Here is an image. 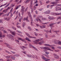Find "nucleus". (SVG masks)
<instances>
[{
  "instance_id": "79ce46f5",
  "label": "nucleus",
  "mask_w": 61,
  "mask_h": 61,
  "mask_svg": "<svg viewBox=\"0 0 61 61\" xmlns=\"http://www.w3.org/2000/svg\"><path fill=\"white\" fill-rule=\"evenodd\" d=\"M51 15H55V13H54L53 12H52L51 13Z\"/></svg>"
},
{
  "instance_id": "6e6d98bb",
  "label": "nucleus",
  "mask_w": 61,
  "mask_h": 61,
  "mask_svg": "<svg viewBox=\"0 0 61 61\" xmlns=\"http://www.w3.org/2000/svg\"><path fill=\"white\" fill-rule=\"evenodd\" d=\"M21 11L22 12H24V10L21 9Z\"/></svg>"
},
{
  "instance_id": "c9c22d12",
  "label": "nucleus",
  "mask_w": 61,
  "mask_h": 61,
  "mask_svg": "<svg viewBox=\"0 0 61 61\" xmlns=\"http://www.w3.org/2000/svg\"><path fill=\"white\" fill-rule=\"evenodd\" d=\"M61 19V17H58L57 18V20H58V19Z\"/></svg>"
},
{
  "instance_id": "49530a36",
  "label": "nucleus",
  "mask_w": 61,
  "mask_h": 61,
  "mask_svg": "<svg viewBox=\"0 0 61 61\" xmlns=\"http://www.w3.org/2000/svg\"><path fill=\"white\" fill-rule=\"evenodd\" d=\"M30 20L31 21V22H33V19H32V18H30Z\"/></svg>"
},
{
  "instance_id": "e433bc0d",
  "label": "nucleus",
  "mask_w": 61,
  "mask_h": 61,
  "mask_svg": "<svg viewBox=\"0 0 61 61\" xmlns=\"http://www.w3.org/2000/svg\"><path fill=\"white\" fill-rule=\"evenodd\" d=\"M34 35L36 36H37V35H38L36 33V32H34Z\"/></svg>"
},
{
  "instance_id": "4d7b16f0",
  "label": "nucleus",
  "mask_w": 61,
  "mask_h": 61,
  "mask_svg": "<svg viewBox=\"0 0 61 61\" xmlns=\"http://www.w3.org/2000/svg\"><path fill=\"white\" fill-rule=\"evenodd\" d=\"M13 8H12L10 10V12H12V11H13Z\"/></svg>"
},
{
  "instance_id": "8fccbe9b",
  "label": "nucleus",
  "mask_w": 61,
  "mask_h": 61,
  "mask_svg": "<svg viewBox=\"0 0 61 61\" xmlns=\"http://www.w3.org/2000/svg\"><path fill=\"white\" fill-rule=\"evenodd\" d=\"M33 22H31V23H30L31 25L32 26V25H33Z\"/></svg>"
},
{
  "instance_id": "09e8293b",
  "label": "nucleus",
  "mask_w": 61,
  "mask_h": 61,
  "mask_svg": "<svg viewBox=\"0 0 61 61\" xmlns=\"http://www.w3.org/2000/svg\"><path fill=\"white\" fill-rule=\"evenodd\" d=\"M3 32H4V33H7V32L6 31H5V30H3Z\"/></svg>"
},
{
  "instance_id": "7ed1b4c3",
  "label": "nucleus",
  "mask_w": 61,
  "mask_h": 61,
  "mask_svg": "<svg viewBox=\"0 0 61 61\" xmlns=\"http://www.w3.org/2000/svg\"><path fill=\"white\" fill-rule=\"evenodd\" d=\"M33 0H30V7L31 9H32V7H33Z\"/></svg>"
},
{
  "instance_id": "6e6552de",
  "label": "nucleus",
  "mask_w": 61,
  "mask_h": 61,
  "mask_svg": "<svg viewBox=\"0 0 61 61\" xmlns=\"http://www.w3.org/2000/svg\"><path fill=\"white\" fill-rule=\"evenodd\" d=\"M45 14H50V11L49 10H48L46 11V12H44Z\"/></svg>"
},
{
  "instance_id": "de8ad7c7",
  "label": "nucleus",
  "mask_w": 61,
  "mask_h": 61,
  "mask_svg": "<svg viewBox=\"0 0 61 61\" xmlns=\"http://www.w3.org/2000/svg\"><path fill=\"white\" fill-rule=\"evenodd\" d=\"M50 49L48 47H47L46 50H50Z\"/></svg>"
},
{
  "instance_id": "2f4dec72",
  "label": "nucleus",
  "mask_w": 61,
  "mask_h": 61,
  "mask_svg": "<svg viewBox=\"0 0 61 61\" xmlns=\"http://www.w3.org/2000/svg\"><path fill=\"white\" fill-rule=\"evenodd\" d=\"M27 56L28 57H32V56H31V55H27Z\"/></svg>"
},
{
  "instance_id": "412c9836",
  "label": "nucleus",
  "mask_w": 61,
  "mask_h": 61,
  "mask_svg": "<svg viewBox=\"0 0 61 61\" xmlns=\"http://www.w3.org/2000/svg\"><path fill=\"white\" fill-rule=\"evenodd\" d=\"M11 8V7H8L7 8V9H6V11H7V10H9V9H10Z\"/></svg>"
},
{
  "instance_id": "20e7f679",
  "label": "nucleus",
  "mask_w": 61,
  "mask_h": 61,
  "mask_svg": "<svg viewBox=\"0 0 61 61\" xmlns=\"http://www.w3.org/2000/svg\"><path fill=\"white\" fill-rule=\"evenodd\" d=\"M6 58H10L11 57V59H13V60H15V57H13V56L11 55H10L9 56H6Z\"/></svg>"
},
{
  "instance_id": "7c9ffc66",
  "label": "nucleus",
  "mask_w": 61,
  "mask_h": 61,
  "mask_svg": "<svg viewBox=\"0 0 61 61\" xmlns=\"http://www.w3.org/2000/svg\"><path fill=\"white\" fill-rule=\"evenodd\" d=\"M54 58H56V59H58L59 58V56H56V57H55Z\"/></svg>"
},
{
  "instance_id": "a211bd4d",
  "label": "nucleus",
  "mask_w": 61,
  "mask_h": 61,
  "mask_svg": "<svg viewBox=\"0 0 61 61\" xmlns=\"http://www.w3.org/2000/svg\"><path fill=\"white\" fill-rule=\"evenodd\" d=\"M42 56V58L43 59L45 60H46V58L44 56Z\"/></svg>"
},
{
  "instance_id": "e2e57ef3",
  "label": "nucleus",
  "mask_w": 61,
  "mask_h": 61,
  "mask_svg": "<svg viewBox=\"0 0 61 61\" xmlns=\"http://www.w3.org/2000/svg\"><path fill=\"white\" fill-rule=\"evenodd\" d=\"M61 21H60L59 22H58V23H57V24H59L60 23H61Z\"/></svg>"
},
{
  "instance_id": "f8f14e48",
  "label": "nucleus",
  "mask_w": 61,
  "mask_h": 61,
  "mask_svg": "<svg viewBox=\"0 0 61 61\" xmlns=\"http://www.w3.org/2000/svg\"><path fill=\"white\" fill-rule=\"evenodd\" d=\"M0 34V37H3V38L4 37H5V35H2V34H1V33Z\"/></svg>"
},
{
  "instance_id": "4be33fe9",
  "label": "nucleus",
  "mask_w": 61,
  "mask_h": 61,
  "mask_svg": "<svg viewBox=\"0 0 61 61\" xmlns=\"http://www.w3.org/2000/svg\"><path fill=\"white\" fill-rule=\"evenodd\" d=\"M55 14L56 15H61V13H55Z\"/></svg>"
},
{
  "instance_id": "13d9d810",
  "label": "nucleus",
  "mask_w": 61,
  "mask_h": 61,
  "mask_svg": "<svg viewBox=\"0 0 61 61\" xmlns=\"http://www.w3.org/2000/svg\"><path fill=\"white\" fill-rule=\"evenodd\" d=\"M28 9V7H27L25 9V11H27V10Z\"/></svg>"
},
{
  "instance_id": "4468645a",
  "label": "nucleus",
  "mask_w": 61,
  "mask_h": 61,
  "mask_svg": "<svg viewBox=\"0 0 61 61\" xmlns=\"http://www.w3.org/2000/svg\"><path fill=\"white\" fill-rule=\"evenodd\" d=\"M5 20H7V21H8L10 20V17H8V18H4Z\"/></svg>"
},
{
  "instance_id": "bb28decb",
  "label": "nucleus",
  "mask_w": 61,
  "mask_h": 61,
  "mask_svg": "<svg viewBox=\"0 0 61 61\" xmlns=\"http://www.w3.org/2000/svg\"><path fill=\"white\" fill-rule=\"evenodd\" d=\"M55 23H53L52 24H50L49 25V26H50V27H52V25H54V24H55Z\"/></svg>"
},
{
  "instance_id": "864d4df0",
  "label": "nucleus",
  "mask_w": 61,
  "mask_h": 61,
  "mask_svg": "<svg viewBox=\"0 0 61 61\" xmlns=\"http://www.w3.org/2000/svg\"><path fill=\"white\" fill-rule=\"evenodd\" d=\"M18 6H17V7H15V9H16V10H17V9H18Z\"/></svg>"
},
{
  "instance_id": "f03ea898",
  "label": "nucleus",
  "mask_w": 61,
  "mask_h": 61,
  "mask_svg": "<svg viewBox=\"0 0 61 61\" xmlns=\"http://www.w3.org/2000/svg\"><path fill=\"white\" fill-rule=\"evenodd\" d=\"M39 21L41 22V20H44V19L43 18V16H39L38 17Z\"/></svg>"
},
{
  "instance_id": "c85d7f7f",
  "label": "nucleus",
  "mask_w": 61,
  "mask_h": 61,
  "mask_svg": "<svg viewBox=\"0 0 61 61\" xmlns=\"http://www.w3.org/2000/svg\"><path fill=\"white\" fill-rule=\"evenodd\" d=\"M30 0H26L25 1V3H28V2H29Z\"/></svg>"
},
{
  "instance_id": "3c124183",
  "label": "nucleus",
  "mask_w": 61,
  "mask_h": 61,
  "mask_svg": "<svg viewBox=\"0 0 61 61\" xmlns=\"http://www.w3.org/2000/svg\"><path fill=\"white\" fill-rule=\"evenodd\" d=\"M34 57H35L37 59H38V57L37 56H34Z\"/></svg>"
},
{
  "instance_id": "5fc2aeb1",
  "label": "nucleus",
  "mask_w": 61,
  "mask_h": 61,
  "mask_svg": "<svg viewBox=\"0 0 61 61\" xmlns=\"http://www.w3.org/2000/svg\"><path fill=\"white\" fill-rule=\"evenodd\" d=\"M26 40H27V41L29 39L28 38L26 37L25 38Z\"/></svg>"
},
{
  "instance_id": "4c0bfd02",
  "label": "nucleus",
  "mask_w": 61,
  "mask_h": 61,
  "mask_svg": "<svg viewBox=\"0 0 61 61\" xmlns=\"http://www.w3.org/2000/svg\"><path fill=\"white\" fill-rule=\"evenodd\" d=\"M25 9V8H24V6H22L21 9L24 10Z\"/></svg>"
},
{
  "instance_id": "1a4fd4ad",
  "label": "nucleus",
  "mask_w": 61,
  "mask_h": 61,
  "mask_svg": "<svg viewBox=\"0 0 61 61\" xmlns=\"http://www.w3.org/2000/svg\"><path fill=\"white\" fill-rule=\"evenodd\" d=\"M59 8H60V7L56 6V7H55V10L56 11H58V10H59Z\"/></svg>"
},
{
  "instance_id": "39448f33",
  "label": "nucleus",
  "mask_w": 61,
  "mask_h": 61,
  "mask_svg": "<svg viewBox=\"0 0 61 61\" xmlns=\"http://www.w3.org/2000/svg\"><path fill=\"white\" fill-rule=\"evenodd\" d=\"M26 35L27 36L29 37H30V38H36V37H34L33 36H31L29 34H28L27 33H25Z\"/></svg>"
},
{
  "instance_id": "a878e982",
  "label": "nucleus",
  "mask_w": 61,
  "mask_h": 61,
  "mask_svg": "<svg viewBox=\"0 0 61 61\" xmlns=\"http://www.w3.org/2000/svg\"><path fill=\"white\" fill-rule=\"evenodd\" d=\"M5 52L9 54H11V52H9L8 51L6 50L5 51Z\"/></svg>"
},
{
  "instance_id": "423d86ee",
  "label": "nucleus",
  "mask_w": 61,
  "mask_h": 61,
  "mask_svg": "<svg viewBox=\"0 0 61 61\" xmlns=\"http://www.w3.org/2000/svg\"><path fill=\"white\" fill-rule=\"evenodd\" d=\"M18 40H20L21 41H23V42H24L25 43H26V41H25L24 40L22 39L20 37H18Z\"/></svg>"
},
{
  "instance_id": "393cba45",
  "label": "nucleus",
  "mask_w": 61,
  "mask_h": 61,
  "mask_svg": "<svg viewBox=\"0 0 61 61\" xmlns=\"http://www.w3.org/2000/svg\"><path fill=\"white\" fill-rule=\"evenodd\" d=\"M11 33L13 35V36L15 35V32H12Z\"/></svg>"
},
{
  "instance_id": "052dcab7",
  "label": "nucleus",
  "mask_w": 61,
  "mask_h": 61,
  "mask_svg": "<svg viewBox=\"0 0 61 61\" xmlns=\"http://www.w3.org/2000/svg\"><path fill=\"white\" fill-rule=\"evenodd\" d=\"M46 25H43L42 26V27H43L44 28H45L46 27Z\"/></svg>"
},
{
  "instance_id": "ea45409f",
  "label": "nucleus",
  "mask_w": 61,
  "mask_h": 61,
  "mask_svg": "<svg viewBox=\"0 0 61 61\" xmlns=\"http://www.w3.org/2000/svg\"><path fill=\"white\" fill-rule=\"evenodd\" d=\"M28 29L29 30H31V28L29 26L28 27Z\"/></svg>"
},
{
  "instance_id": "aec40b11",
  "label": "nucleus",
  "mask_w": 61,
  "mask_h": 61,
  "mask_svg": "<svg viewBox=\"0 0 61 61\" xmlns=\"http://www.w3.org/2000/svg\"><path fill=\"white\" fill-rule=\"evenodd\" d=\"M0 30L1 31H3L4 30V28L3 27H0Z\"/></svg>"
},
{
  "instance_id": "a18cd8bd",
  "label": "nucleus",
  "mask_w": 61,
  "mask_h": 61,
  "mask_svg": "<svg viewBox=\"0 0 61 61\" xmlns=\"http://www.w3.org/2000/svg\"><path fill=\"white\" fill-rule=\"evenodd\" d=\"M10 52H11V53H12L13 54H15V52H14V51H10Z\"/></svg>"
},
{
  "instance_id": "58836bf2",
  "label": "nucleus",
  "mask_w": 61,
  "mask_h": 61,
  "mask_svg": "<svg viewBox=\"0 0 61 61\" xmlns=\"http://www.w3.org/2000/svg\"><path fill=\"white\" fill-rule=\"evenodd\" d=\"M47 49V47H43V49H45V50H46Z\"/></svg>"
},
{
  "instance_id": "37998d69",
  "label": "nucleus",
  "mask_w": 61,
  "mask_h": 61,
  "mask_svg": "<svg viewBox=\"0 0 61 61\" xmlns=\"http://www.w3.org/2000/svg\"><path fill=\"white\" fill-rule=\"evenodd\" d=\"M45 54H46V55H48V54H49V53L48 52H45Z\"/></svg>"
},
{
  "instance_id": "f3484780",
  "label": "nucleus",
  "mask_w": 61,
  "mask_h": 61,
  "mask_svg": "<svg viewBox=\"0 0 61 61\" xmlns=\"http://www.w3.org/2000/svg\"><path fill=\"white\" fill-rule=\"evenodd\" d=\"M44 45L45 46H50V47H51V46H52L51 45H50L47 44H45Z\"/></svg>"
},
{
  "instance_id": "dca6fc26",
  "label": "nucleus",
  "mask_w": 61,
  "mask_h": 61,
  "mask_svg": "<svg viewBox=\"0 0 61 61\" xmlns=\"http://www.w3.org/2000/svg\"><path fill=\"white\" fill-rule=\"evenodd\" d=\"M28 18V16H27V17L26 18H24V20H26V21L27 22H29V21L28 20V19H27V18Z\"/></svg>"
},
{
  "instance_id": "338daca9",
  "label": "nucleus",
  "mask_w": 61,
  "mask_h": 61,
  "mask_svg": "<svg viewBox=\"0 0 61 61\" xmlns=\"http://www.w3.org/2000/svg\"><path fill=\"white\" fill-rule=\"evenodd\" d=\"M51 48L52 49H55V48H54V47H51Z\"/></svg>"
},
{
  "instance_id": "bf43d9fd",
  "label": "nucleus",
  "mask_w": 61,
  "mask_h": 61,
  "mask_svg": "<svg viewBox=\"0 0 61 61\" xmlns=\"http://www.w3.org/2000/svg\"><path fill=\"white\" fill-rule=\"evenodd\" d=\"M49 6H50V5H48L47 6V8H49Z\"/></svg>"
},
{
  "instance_id": "f704fd0d",
  "label": "nucleus",
  "mask_w": 61,
  "mask_h": 61,
  "mask_svg": "<svg viewBox=\"0 0 61 61\" xmlns=\"http://www.w3.org/2000/svg\"><path fill=\"white\" fill-rule=\"evenodd\" d=\"M12 28H13V29H15V30H16V28H15V27H14L13 26H12Z\"/></svg>"
},
{
  "instance_id": "9d476101",
  "label": "nucleus",
  "mask_w": 61,
  "mask_h": 61,
  "mask_svg": "<svg viewBox=\"0 0 61 61\" xmlns=\"http://www.w3.org/2000/svg\"><path fill=\"white\" fill-rule=\"evenodd\" d=\"M5 45H6L7 46V47H9V48H11V47H10V46H9V44H8L6 43H5Z\"/></svg>"
},
{
  "instance_id": "5701e85b",
  "label": "nucleus",
  "mask_w": 61,
  "mask_h": 61,
  "mask_svg": "<svg viewBox=\"0 0 61 61\" xmlns=\"http://www.w3.org/2000/svg\"><path fill=\"white\" fill-rule=\"evenodd\" d=\"M57 43L59 44V45H61V42L59 41H57Z\"/></svg>"
},
{
  "instance_id": "6ab92c4d",
  "label": "nucleus",
  "mask_w": 61,
  "mask_h": 61,
  "mask_svg": "<svg viewBox=\"0 0 61 61\" xmlns=\"http://www.w3.org/2000/svg\"><path fill=\"white\" fill-rule=\"evenodd\" d=\"M44 42L43 41H41V42H39V43L38 44L39 45H41L42 44H43L44 43Z\"/></svg>"
},
{
  "instance_id": "a19ab883",
  "label": "nucleus",
  "mask_w": 61,
  "mask_h": 61,
  "mask_svg": "<svg viewBox=\"0 0 61 61\" xmlns=\"http://www.w3.org/2000/svg\"><path fill=\"white\" fill-rule=\"evenodd\" d=\"M57 48L59 49H61V46H58L57 47Z\"/></svg>"
},
{
  "instance_id": "b1692460",
  "label": "nucleus",
  "mask_w": 61,
  "mask_h": 61,
  "mask_svg": "<svg viewBox=\"0 0 61 61\" xmlns=\"http://www.w3.org/2000/svg\"><path fill=\"white\" fill-rule=\"evenodd\" d=\"M57 41L56 40H54V42L55 44H57Z\"/></svg>"
},
{
  "instance_id": "c03bdc74",
  "label": "nucleus",
  "mask_w": 61,
  "mask_h": 61,
  "mask_svg": "<svg viewBox=\"0 0 61 61\" xmlns=\"http://www.w3.org/2000/svg\"><path fill=\"white\" fill-rule=\"evenodd\" d=\"M55 32H56V34H57V35H58V34L57 33V32H59V31H55Z\"/></svg>"
},
{
  "instance_id": "2eb2a0df",
  "label": "nucleus",
  "mask_w": 61,
  "mask_h": 61,
  "mask_svg": "<svg viewBox=\"0 0 61 61\" xmlns=\"http://www.w3.org/2000/svg\"><path fill=\"white\" fill-rule=\"evenodd\" d=\"M29 16L30 17V18H32V16L31 15V13H30V12H29L28 13Z\"/></svg>"
},
{
  "instance_id": "72a5a7b5",
  "label": "nucleus",
  "mask_w": 61,
  "mask_h": 61,
  "mask_svg": "<svg viewBox=\"0 0 61 61\" xmlns=\"http://www.w3.org/2000/svg\"><path fill=\"white\" fill-rule=\"evenodd\" d=\"M3 12H5V13H6L7 12V10H3Z\"/></svg>"
},
{
  "instance_id": "f257e3e1",
  "label": "nucleus",
  "mask_w": 61,
  "mask_h": 61,
  "mask_svg": "<svg viewBox=\"0 0 61 61\" xmlns=\"http://www.w3.org/2000/svg\"><path fill=\"white\" fill-rule=\"evenodd\" d=\"M42 40V39L40 38L36 40L35 41H33V43L35 44H38L39 41Z\"/></svg>"
},
{
  "instance_id": "0eeeda50",
  "label": "nucleus",
  "mask_w": 61,
  "mask_h": 61,
  "mask_svg": "<svg viewBox=\"0 0 61 61\" xmlns=\"http://www.w3.org/2000/svg\"><path fill=\"white\" fill-rule=\"evenodd\" d=\"M29 46H31V47H32V48L34 49H35V50H37V51H38V50L36 48V47L34 46H32V45H31V44H29Z\"/></svg>"
},
{
  "instance_id": "c756f323",
  "label": "nucleus",
  "mask_w": 61,
  "mask_h": 61,
  "mask_svg": "<svg viewBox=\"0 0 61 61\" xmlns=\"http://www.w3.org/2000/svg\"><path fill=\"white\" fill-rule=\"evenodd\" d=\"M59 1V0H56L55 1L56 3V4H57V3H58L59 2H58V1Z\"/></svg>"
},
{
  "instance_id": "680f3d73",
  "label": "nucleus",
  "mask_w": 61,
  "mask_h": 61,
  "mask_svg": "<svg viewBox=\"0 0 61 61\" xmlns=\"http://www.w3.org/2000/svg\"><path fill=\"white\" fill-rule=\"evenodd\" d=\"M45 56H46V57H47L48 58H49V56H48V55H45Z\"/></svg>"
},
{
  "instance_id": "603ef678",
  "label": "nucleus",
  "mask_w": 61,
  "mask_h": 61,
  "mask_svg": "<svg viewBox=\"0 0 61 61\" xmlns=\"http://www.w3.org/2000/svg\"><path fill=\"white\" fill-rule=\"evenodd\" d=\"M11 40H14V39H13L12 37H10V38H9Z\"/></svg>"
},
{
  "instance_id": "9b49d317",
  "label": "nucleus",
  "mask_w": 61,
  "mask_h": 61,
  "mask_svg": "<svg viewBox=\"0 0 61 61\" xmlns=\"http://www.w3.org/2000/svg\"><path fill=\"white\" fill-rule=\"evenodd\" d=\"M7 37H9V38H10V37H11H11H13V36H12V35L11 34H7Z\"/></svg>"
},
{
  "instance_id": "0e129e2a",
  "label": "nucleus",
  "mask_w": 61,
  "mask_h": 61,
  "mask_svg": "<svg viewBox=\"0 0 61 61\" xmlns=\"http://www.w3.org/2000/svg\"><path fill=\"white\" fill-rule=\"evenodd\" d=\"M0 23H3V21L2 20H0Z\"/></svg>"
},
{
  "instance_id": "cd10ccee",
  "label": "nucleus",
  "mask_w": 61,
  "mask_h": 61,
  "mask_svg": "<svg viewBox=\"0 0 61 61\" xmlns=\"http://www.w3.org/2000/svg\"><path fill=\"white\" fill-rule=\"evenodd\" d=\"M25 22H23L22 26L23 27H24L25 26Z\"/></svg>"
},
{
  "instance_id": "473e14b6",
  "label": "nucleus",
  "mask_w": 61,
  "mask_h": 61,
  "mask_svg": "<svg viewBox=\"0 0 61 61\" xmlns=\"http://www.w3.org/2000/svg\"><path fill=\"white\" fill-rule=\"evenodd\" d=\"M51 3L52 4H56V2H51Z\"/></svg>"
},
{
  "instance_id": "ddd939ff",
  "label": "nucleus",
  "mask_w": 61,
  "mask_h": 61,
  "mask_svg": "<svg viewBox=\"0 0 61 61\" xmlns=\"http://www.w3.org/2000/svg\"><path fill=\"white\" fill-rule=\"evenodd\" d=\"M48 18L50 20H53L55 19V18L49 17Z\"/></svg>"
},
{
  "instance_id": "69168bd1",
  "label": "nucleus",
  "mask_w": 61,
  "mask_h": 61,
  "mask_svg": "<svg viewBox=\"0 0 61 61\" xmlns=\"http://www.w3.org/2000/svg\"><path fill=\"white\" fill-rule=\"evenodd\" d=\"M13 15V14L11 13V15H10V17H12V16Z\"/></svg>"
},
{
  "instance_id": "774afa93",
  "label": "nucleus",
  "mask_w": 61,
  "mask_h": 61,
  "mask_svg": "<svg viewBox=\"0 0 61 61\" xmlns=\"http://www.w3.org/2000/svg\"><path fill=\"white\" fill-rule=\"evenodd\" d=\"M59 10H61V7H60V8L59 9Z\"/></svg>"
}]
</instances>
